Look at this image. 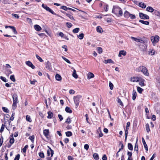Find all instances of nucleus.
Masks as SVG:
<instances>
[{"label": "nucleus", "mask_w": 160, "mask_h": 160, "mask_svg": "<svg viewBox=\"0 0 160 160\" xmlns=\"http://www.w3.org/2000/svg\"><path fill=\"white\" fill-rule=\"evenodd\" d=\"M112 12L115 14L118 17L122 16L123 15L122 9L118 6H113Z\"/></svg>", "instance_id": "obj_1"}, {"label": "nucleus", "mask_w": 160, "mask_h": 160, "mask_svg": "<svg viewBox=\"0 0 160 160\" xmlns=\"http://www.w3.org/2000/svg\"><path fill=\"white\" fill-rule=\"evenodd\" d=\"M136 71L140 72L141 71L146 76H148L149 75V73L147 68L143 66H140L136 69Z\"/></svg>", "instance_id": "obj_2"}, {"label": "nucleus", "mask_w": 160, "mask_h": 160, "mask_svg": "<svg viewBox=\"0 0 160 160\" xmlns=\"http://www.w3.org/2000/svg\"><path fill=\"white\" fill-rule=\"evenodd\" d=\"M12 98L13 100V103L12 105V108L13 109H15L17 107L16 104L18 102L17 94H14L12 96Z\"/></svg>", "instance_id": "obj_3"}, {"label": "nucleus", "mask_w": 160, "mask_h": 160, "mask_svg": "<svg viewBox=\"0 0 160 160\" xmlns=\"http://www.w3.org/2000/svg\"><path fill=\"white\" fill-rule=\"evenodd\" d=\"M82 96L80 95H78L74 97L73 99L74 103L76 106L78 107V106L80 100Z\"/></svg>", "instance_id": "obj_4"}, {"label": "nucleus", "mask_w": 160, "mask_h": 160, "mask_svg": "<svg viewBox=\"0 0 160 160\" xmlns=\"http://www.w3.org/2000/svg\"><path fill=\"white\" fill-rule=\"evenodd\" d=\"M151 39L152 42V43L154 44H155L157 43L159 41V37L158 35H156L154 37L152 36L151 37Z\"/></svg>", "instance_id": "obj_5"}, {"label": "nucleus", "mask_w": 160, "mask_h": 160, "mask_svg": "<svg viewBox=\"0 0 160 160\" xmlns=\"http://www.w3.org/2000/svg\"><path fill=\"white\" fill-rule=\"evenodd\" d=\"M139 16L141 19H148L149 18V17L148 15L147 14H144L142 12H140L139 13Z\"/></svg>", "instance_id": "obj_6"}, {"label": "nucleus", "mask_w": 160, "mask_h": 160, "mask_svg": "<svg viewBox=\"0 0 160 160\" xmlns=\"http://www.w3.org/2000/svg\"><path fill=\"white\" fill-rule=\"evenodd\" d=\"M131 38L137 42H139L142 43H145L144 41L142 38H137L133 37H132Z\"/></svg>", "instance_id": "obj_7"}, {"label": "nucleus", "mask_w": 160, "mask_h": 160, "mask_svg": "<svg viewBox=\"0 0 160 160\" xmlns=\"http://www.w3.org/2000/svg\"><path fill=\"white\" fill-rule=\"evenodd\" d=\"M48 148H49V149L47 150V154L48 156L50 155L51 154V157H52L53 154H54V151L51 149V148L49 147L48 146Z\"/></svg>", "instance_id": "obj_8"}, {"label": "nucleus", "mask_w": 160, "mask_h": 160, "mask_svg": "<svg viewBox=\"0 0 160 160\" xmlns=\"http://www.w3.org/2000/svg\"><path fill=\"white\" fill-rule=\"evenodd\" d=\"M25 63L28 66L30 67L32 69H34L35 68V66L32 64V63L30 61H27L25 62Z\"/></svg>", "instance_id": "obj_9"}, {"label": "nucleus", "mask_w": 160, "mask_h": 160, "mask_svg": "<svg viewBox=\"0 0 160 160\" xmlns=\"http://www.w3.org/2000/svg\"><path fill=\"white\" fill-rule=\"evenodd\" d=\"M45 67L47 69L49 70H50L51 69V64L48 61L46 62Z\"/></svg>", "instance_id": "obj_10"}, {"label": "nucleus", "mask_w": 160, "mask_h": 160, "mask_svg": "<svg viewBox=\"0 0 160 160\" xmlns=\"http://www.w3.org/2000/svg\"><path fill=\"white\" fill-rule=\"evenodd\" d=\"M139 78L138 77H133L131 79V81L133 82H137L139 81Z\"/></svg>", "instance_id": "obj_11"}, {"label": "nucleus", "mask_w": 160, "mask_h": 160, "mask_svg": "<svg viewBox=\"0 0 160 160\" xmlns=\"http://www.w3.org/2000/svg\"><path fill=\"white\" fill-rule=\"evenodd\" d=\"M142 142L144 146V148L146 151H148V146L147 145L143 137L142 138Z\"/></svg>", "instance_id": "obj_12"}, {"label": "nucleus", "mask_w": 160, "mask_h": 160, "mask_svg": "<svg viewBox=\"0 0 160 160\" xmlns=\"http://www.w3.org/2000/svg\"><path fill=\"white\" fill-rule=\"evenodd\" d=\"M72 69H73V72L72 74V76L75 78H78V76L76 73V71L72 67L71 68Z\"/></svg>", "instance_id": "obj_13"}, {"label": "nucleus", "mask_w": 160, "mask_h": 160, "mask_svg": "<svg viewBox=\"0 0 160 160\" xmlns=\"http://www.w3.org/2000/svg\"><path fill=\"white\" fill-rule=\"evenodd\" d=\"M130 13L127 11H125L124 13V16L126 18H128L129 17Z\"/></svg>", "instance_id": "obj_14"}, {"label": "nucleus", "mask_w": 160, "mask_h": 160, "mask_svg": "<svg viewBox=\"0 0 160 160\" xmlns=\"http://www.w3.org/2000/svg\"><path fill=\"white\" fill-rule=\"evenodd\" d=\"M49 133L48 129H45L43 130V134L47 138L48 137Z\"/></svg>", "instance_id": "obj_15"}, {"label": "nucleus", "mask_w": 160, "mask_h": 160, "mask_svg": "<svg viewBox=\"0 0 160 160\" xmlns=\"http://www.w3.org/2000/svg\"><path fill=\"white\" fill-rule=\"evenodd\" d=\"M126 52L124 50H121L119 52V53L118 54V56L119 57H120L121 56V55H122L123 56H125L126 55Z\"/></svg>", "instance_id": "obj_16"}, {"label": "nucleus", "mask_w": 160, "mask_h": 160, "mask_svg": "<svg viewBox=\"0 0 160 160\" xmlns=\"http://www.w3.org/2000/svg\"><path fill=\"white\" fill-rule=\"evenodd\" d=\"M55 78L58 81H60L62 80L61 77L58 74H56Z\"/></svg>", "instance_id": "obj_17"}, {"label": "nucleus", "mask_w": 160, "mask_h": 160, "mask_svg": "<svg viewBox=\"0 0 160 160\" xmlns=\"http://www.w3.org/2000/svg\"><path fill=\"white\" fill-rule=\"evenodd\" d=\"M146 10L148 12H154L155 10L152 7L149 6L147 7Z\"/></svg>", "instance_id": "obj_18"}, {"label": "nucleus", "mask_w": 160, "mask_h": 160, "mask_svg": "<svg viewBox=\"0 0 160 160\" xmlns=\"http://www.w3.org/2000/svg\"><path fill=\"white\" fill-rule=\"evenodd\" d=\"M137 96V92L136 91L133 90L132 92V99L133 100H135Z\"/></svg>", "instance_id": "obj_19"}, {"label": "nucleus", "mask_w": 160, "mask_h": 160, "mask_svg": "<svg viewBox=\"0 0 160 160\" xmlns=\"http://www.w3.org/2000/svg\"><path fill=\"white\" fill-rule=\"evenodd\" d=\"M35 29L37 31H40L42 29L38 25H35L34 26Z\"/></svg>", "instance_id": "obj_20"}, {"label": "nucleus", "mask_w": 160, "mask_h": 160, "mask_svg": "<svg viewBox=\"0 0 160 160\" xmlns=\"http://www.w3.org/2000/svg\"><path fill=\"white\" fill-rule=\"evenodd\" d=\"M48 116L47 117V118H52L53 116V113L49 111L48 112Z\"/></svg>", "instance_id": "obj_21"}, {"label": "nucleus", "mask_w": 160, "mask_h": 160, "mask_svg": "<svg viewBox=\"0 0 160 160\" xmlns=\"http://www.w3.org/2000/svg\"><path fill=\"white\" fill-rule=\"evenodd\" d=\"M94 76L93 74L91 72H89L88 74L87 78L88 79H90L94 77Z\"/></svg>", "instance_id": "obj_22"}, {"label": "nucleus", "mask_w": 160, "mask_h": 160, "mask_svg": "<svg viewBox=\"0 0 160 160\" xmlns=\"http://www.w3.org/2000/svg\"><path fill=\"white\" fill-rule=\"evenodd\" d=\"M139 22L143 24H145V25H148L149 24V22L147 21H144L141 20H139Z\"/></svg>", "instance_id": "obj_23"}, {"label": "nucleus", "mask_w": 160, "mask_h": 160, "mask_svg": "<svg viewBox=\"0 0 160 160\" xmlns=\"http://www.w3.org/2000/svg\"><path fill=\"white\" fill-rule=\"evenodd\" d=\"M96 30L98 32L100 33L101 32L103 31L102 28L99 26L97 27Z\"/></svg>", "instance_id": "obj_24"}, {"label": "nucleus", "mask_w": 160, "mask_h": 160, "mask_svg": "<svg viewBox=\"0 0 160 160\" xmlns=\"http://www.w3.org/2000/svg\"><path fill=\"white\" fill-rule=\"evenodd\" d=\"M137 142H138V139H137V141H136V142L135 144L134 149L135 151H137V152L138 153V148Z\"/></svg>", "instance_id": "obj_25"}, {"label": "nucleus", "mask_w": 160, "mask_h": 160, "mask_svg": "<svg viewBox=\"0 0 160 160\" xmlns=\"http://www.w3.org/2000/svg\"><path fill=\"white\" fill-rule=\"evenodd\" d=\"M155 53V51L153 49H149L148 51V54L152 55L154 54Z\"/></svg>", "instance_id": "obj_26"}, {"label": "nucleus", "mask_w": 160, "mask_h": 160, "mask_svg": "<svg viewBox=\"0 0 160 160\" xmlns=\"http://www.w3.org/2000/svg\"><path fill=\"white\" fill-rule=\"evenodd\" d=\"M93 157L96 160H98L99 159V156L98 153H94L93 155Z\"/></svg>", "instance_id": "obj_27"}, {"label": "nucleus", "mask_w": 160, "mask_h": 160, "mask_svg": "<svg viewBox=\"0 0 160 160\" xmlns=\"http://www.w3.org/2000/svg\"><path fill=\"white\" fill-rule=\"evenodd\" d=\"M130 122H128L127 123V126L126 127V129L125 130V132H127L128 133V130L129 129V127L130 126Z\"/></svg>", "instance_id": "obj_28"}, {"label": "nucleus", "mask_w": 160, "mask_h": 160, "mask_svg": "<svg viewBox=\"0 0 160 160\" xmlns=\"http://www.w3.org/2000/svg\"><path fill=\"white\" fill-rule=\"evenodd\" d=\"M65 111L67 112L71 113L72 112V110L70 109V108L68 107H66L65 108Z\"/></svg>", "instance_id": "obj_29"}, {"label": "nucleus", "mask_w": 160, "mask_h": 160, "mask_svg": "<svg viewBox=\"0 0 160 160\" xmlns=\"http://www.w3.org/2000/svg\"><path fill=\"white\" fill-rule=\"evenodd\" d=\"M139 5L140 7L143 8H145L146 7L144 3L143 2L139 3Z\"/></svg>", "instance_id": "obj_30"}, {"label": "nucleus", "mask_w": 160, "mask_h": 160, "mask_svg": "<svg viewBox=\"0 0 160 160\" xmlns=\"http://www.w3.org/2000/svg\"><path fill=\"white\" fill-rule=\"evenodd\" d=\"M154 13L155 15L160 17V12L159 11L157 10H155L154 12Z\"/></svg>", "instance_id": "obj_31"}, {"label": "nucleus", "mask_w": 160, "mask_h": 160, "mask_svg": "<svg viewBox=\"0 0 160 160\" xmlns=\"http://www.w3.org/2000/svg\"><path fill=\"white\" fill-rule=\"evenodd\" d=\"M128 148L130 150H133L132 145L131 143H128Z\"/></svg>", "instance_id": "obj_32"}, {"label": "nucleus", "mask_w": 160, "mask_h": 160, "mask_svg": "<svg viewBox=\"0 0 160 160\" xmlns=\"http://www.w3.org/2000/svg\"><path fill=\"white\" fill-rule=\"evenodd\" d=\"M145 127L147 132H148L150 131L149 124L148 123L146 124L145 125Z\"/></svg>", "instance_id": "obj_33"}, {"label": "nucleus", "mask_w": 160, "mask_h": 160, "mask_svg": "<svg viewBox=\"0 0 160 160\" xmlns=\"http://www.w3.org/2000/svg\"><path fill=\"white\" fill-rule=\"evenodd\" d=\"M66 13V15L67 17H68L70 19H71V20H74L73 17L72 15H70V14H69V13Z\"/></svg>", "instance_id": "obj_34"}, {"label": "nucleus", "mask_w": 160, "mask_h": 160, "mask_svg": "<svg viewBox=\"0 0 160 160\" xmlns=\"http://www.w3.org/2000/svg\"><path fill=\"white\" fill-rule=\"evenodd\" d=\"M84 36V34L83 33H81L79 35H78V38H79L80 39L82 40V39Z\"/></svg>", "instance_id": "obj_35"}, {"label": "nucleus", "mask_w": 160, "mask_h": 160, "mask_svg": "<svg viewBox=\"0 0 160 160\" xmlns=\"http://www.w3.org/2000/svg\"><path fill=\"white\" fill-rule=\"evenodd\" d=\"M66 135L67 137H70L72 135V132L70 131H68L66 132Z\"/></svg>", "instance_id": "obj_36"}, {"label": "nucleus", "mask_w": 160, "mask_h": 160, "mask_svg": "<svg viewBox=\"0 0 160 160\" xmlns=\"http://www.w3.org/2000/svg\"><path fill=\"white\" fill-rule=\"evenodd\" d=\"M39 156L42 158H44V155L43 152H40L38 153Z\"/></svg>", "instance_id": "obj_37"}, {"label": "nucleus", "mask_w": 160, "mask_h": 160, "mask_svg": "<svg viewBox=\"0 0 160 160\" xmlns=\"http://www.w3.org/2000/svg\"><path fill=\"white\" fill-rule=\"evenodd\" d=\"M10 78L12 81L13 82H15L16 81L14 75H11L10 77Z\"/></svg>", "instance_id": "obj_38"}, {"label": "nucleus", "mask_w": 160, "mask_h": 160, "mask_svg": "<svg viewBox=\"0 0 160 160\" xmlns=\"http://www.w3.org/2000/svg\"><path fill=\"white\" fill-rule=\"evenodd\" d=\"M36 56L37 58L39 60L40 62H42L43 61V60L42 59V58L40 57L38 54H36Z\"/></svg>", "instance_id": "obj_39"}, {"label": "nucleus", "mask_w": 160, "mask_h": 160, "mask_svg": "<svg viewBox=\"0 0 160 160\" xmlns=\"http://www.w3.org/2000/svg\"><path fill=\"white\" fill-rule=\"evenodd\" d=\"M42 7L44 9H45L47 11L48 10V9L49 8V7L47 6L46 5H45L44 4H43L42 5Z\"/></svg>", "instance_id": "obj_40"}, {"label": "nucleus", "mask_w": 160, "mask_h": 160, "mask_svg": "<svg viewBox=\"0 0 160 160\" xmlns=\"http://www.w3.org/2000/svg\"><path fill=\"white\" fill-rule=\"evenodd\" d=\"M97 49L98 52L99 53L101 54L102 52V48L101 47H98L97 48Z\"/></svg>", "instance_id": "obj_41"}, {"label": "nucleus", "mask_w": 160, "mask_h": 160, "mask_svg": "<svg viewBox=\"0 0 160 160\" xmlns=\"http://www.w3.org/2000/svg\"><path fill=\"white\" fill-rule=\"evenodd\" d=\"M79 30V28H76L72 30V32L74 33H78Z\"/></svg>", "instance_id": "obj_42"}, {"label": "nucleus", "mask_w": 160, "mask_h": 160, "mask_svg": "<svg viewBox=\"0 0 160 160\" xmlns=\"http://www.w3.org/2000/svg\"><path fill=\"white\" fill-rule=\"evenodd\" d=\"M26 120L27 121H28V122H31L32 121V120H31V119L30 116H29V115H27L26 116Z\"/></svg>", "instance_id": "obj_43"}, {"label": "nucleus", "mask_w": 160, "mask_h": 160, "mask_svg": "<svg viewBox=\"0 0 160 160\" xmlns=\"http://www.w3.org/2000/svg\"><path fill=\"white\" fill-rule=\"evenodd\" d=\"M3 137L2 136L1 137H0V147L2 145V144L3 143Z\"/></svg>", "instance_id": "obj_44"}, {"label": "nucleus", "mask_w": 160, "mask_h": 160, "mask_svg": "<svg viewBox=\"0 0 160 160\" xmlns=\"http://www.w3.org/2000/svg\"><path fill=\"white\" fill-rule=\"evenodd\" d=\"M71 122V120L70 117H69L67 118V120L65 122L69 124Z\"/></svg>", "instance_id": "obj_45"}, {"label": "nucleus", "mask_w": 160, "mask_h": 160, "mask_svg": "<svg viewBox=\"0 0 160 160\" xmlns=\"http://www.w3.org/2000/svg\"><path fill=\"white\" fill-rule=\"evenodd\" d=\"M2 109L3 111L5 112H9V111L8 109L6 107H3L2 108Z\"/></svg>", "instance_id": "obj_46"}, {"label": "nucleus", "mask_w": 160, "mask_h": 160, "mask_svg": "<svg viewBox=\"0 0 160 160\" xmlns=\"http://www.w3.org/2000/svg\"><path fill=\"white\" fill-rule=\"evenodd\" d=\"M48 11L49 12L51 13L52 14L55 15H57V14L55 13L50 8H49L48 10L47 11Z\"/></svg>", "instance_id": "obj_47"}, {"label": "nucleus", "mask_w": 160, "mask_h": 160, "mask_svg": "<svg viewBox=\"0 0 160 160\" xmlns=\"http://www.w3.org/2000/svg\"><path fill=\"white\" fill-rule=\"evenodd\" d=\"M0 78L2 81L5 82H7V80L6 78L4 77L1 76L0 77Z\"/></svg>", "instance_id": "obj_48"}, {"label": "nucleus", "mask_w": 160, "mask_h": 160, "mask_svg": "<svg viewBox=\"0 0 160 160\" xmlns=\"http://www.w3.org/2000/svg\"><path fill=\"white\" fill-rule=\"evenodd\" d=\"M138 91L140 93H141L143 90L142 88L139 87H138L137 88Z\"/></svg>", "instance_id": "obj_49"}, {"label": "nucleus", "mask_w": 160, "mask_h": 160, "mask_svg": "<svg viewBox=\"0 0 160 160\" xmlns=\"http://www.w3.org/2000/svg\"><path fill=\"white\" fill-rule=\"evenodd\" d=\"M62 59L64 60H65L66 62L67 63H69V64H70L71 63V62H70L69 61V60L68 59H67V58H66L63 57V56H62Z\"/></svg>", "instance_id": "obj_50"}, {"label": "nucleus", "mask_w": 160, "mask_h": 160, "mask_svg": "<svg viewBox=\"0 0 160 160\" xmlns=\"http://www.w3.org/2000/svg\"><path fill=\"white\" fill-rule=\"evenodd\" d=\"M104 9L105 11L107 12L108 9V4L105 5L104 6Z\"/></svg>", "instance_id": "obj_51"}, {"label": "nucleus", "mask_w": 160, "mask_h": 160, "mask_svg": "<svg viewBox=\"0 0 160 160\" xmlns=\"http://www.w3.org/2000/svg\"><path fill=\"white\" fill-rule=\"evenodd\" d=\"M5 125L2 124L1 128L0 130V132L2 133L3 131Z\"/></svg>", "instance_id": "obj_52"}, {"label": "nucleus", "mask_w": 160, "mask_h": 160, "mask_svg": "<svg viewBox=\"0 0 160 160\" xmlns=\"http://www.w3.org/2000/svg\"><path fill=\"white\" fill-rule=\"evenodd\" d=\"M109 86L110 87V88L111 90H112L113 89V85L112 83L111 82H109Z\"/></svg>", "instance_id": "obj_53"}, {"label": "nucleus", "mask_w": 160, "mask_h": 160, "mask_svg": "<svg viewBox=\"0 0 160 160\" xmlns=\"http://www.w3.org/2000/svg\"><path fill=\"white\" fill-rule=\"evenodd\" d=\"M28 145H26L22 149V151L23 152L25 153L26 152L27 148H28Z\"/></svg>", "instance_id": "obj_54"}, {"label": "nucleus", "mask_w": 160, "mask_h": 160, "mask_svg": "<svg viewBox=\"0 0 160 160\" xmlns=\"http://www.w3.org/2000/svg\"><path fill=\"white\" fill-rule=\"evenodd\" d=\"M29 139L31 140L32 142H33L34 141V136H32L29 137Z\"/></svg>", "instance_id": "obj_55"}, {"label": "nucleus", "mask_w": 160, "mask_h": 160, "mask_svg": "<svg viewBox=\"0 0 160 160\" xmlns=\"http://www.w3.org/2000/svg\"><path fill=\"white\" fill-rule=\"evenodd\" d=\"M117 101L118 102V103H119L120 105L122 106L123 105V103L120 99L118 98Z\"/></svg>", "instance_id": "obj_56"}, {"label": "nucleus", "mask_w": 160, "mask_h": 160, "mask_svg": "<svg viewBox=\"0 0 160 160\" xmlns=\"http://www.w3.org/2000/svg\"><path fill=\"white\" fill-rule=\"evenodd\" d=\"M14 140L13 137H12V138L10 139L9 140V142L10 143L12 144L14 143Z\"/></svg>", "instance_id": "obj_57"}, {"label": "nucleus", "mask_w": 160, "mask_h": 160, "mask_svg": "<svg viewBox=\"0 0 160 160\" xmlns=\"http://www.w3.org/2000/svg\"><path fill=\"white\" fill-rule=\"evenodd\" d=\"M66 24L67 25V26L68 28H71L72 26V24L70 22H67L66 23Z\"/></svg>", "instance_id": "obj_58"}, {"label": "nucleus", "mask_w": 160, "mask_h": 160, "mask_svg": "<svg viewBox=\"0 0 160 160\" xmlns=\"http://www.w3.org/2000/svg\"><path fill=\"white\" fill-rule=\"evenodd\" d=\"M89 148V145L88 144H85L84 146V148L86 150H88V149Z\"/></svg>", "instance_id": "obj_59"}, {"label": "nucleus", "mask_w": 160, "mask_h": 160, "mask_svg": "<svg viewBox=\"0 0 160 160\" xmlns=\"http://www.w3.org/2000/svg\"><path fill=\"white\" fill-rule=\"evenodd\" d=\"M20 157V155L19 154H17L15 157L14 160H19Z\"/></svg>", "instance_id": "obj_60"}, {"label": "nucleus", "mask_w": 160, "mask_h": 160, "mask_svg": "<svg viewBox=\"0 0 160 160\" xmlns=\"http://www.w3.org/2000/svg\"><path fill=\"white\" fill-rule=\"evenodd\" d=\"M131 19H133L136 18V17L134 15L130 14V17Z\"/></svg>", "instance_id": "obj_61"}, {"label": "nucleus", "mask_w": 160, "mask_h": 160, "mask_svg": "<svg viewBox=\"0 0 160 160\" xmlns=\"http://www.w3.org/2000/svg\"><path fill=\"white\" fill-rule=\"evenodd\" d=\"M108 63H114V62H113V61L110 59H108Z\"/></svg>", "instance_id": "obj_62"}, {"label": "nucleus", "mask_w": 160, "mask_h": 160, "mask_svg": "<svg viewBox=\"0 0 160 160\" xmlns=\"http://www.w3.org/2000/svg\"><path fill=\"white\" fill-rule=\"evenodd\" d=\"M139 85L141 87L144 86V82L143 81L140 82H139Z\"/></svg>", "instance_id": "obj_63"}, {"label": "nucleus", "mask_w": 160, "mask_h": 160, "mask_svg": "<svg viewBox=\"0 0 160 160\" xmlns=\"http://www.w3.org/2000/svg\"><path fill=\"white\" fill-rule=\"evenodd\" d=\"M61 8L65 10H67L68 9V8L65 6H62L61 7Z\"/></svg>", "instance_id": "obj_64"}]
</instances>
